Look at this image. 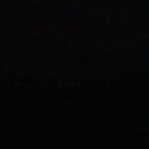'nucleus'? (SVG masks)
<instances>
[{
  "label": "nucleus",
  "instance_id": "1",
  "mask_svg": "<svg viewBox=\"0 0 149 149\" xmlns=\"http://www.w3.org/2000/svg\"><path fill=\"white\" fill-rule=\"evenodd\" d=\"M39 2L41 4H43L45 3V2L44 1L42 0H39Z\"/></svg>",
  "mask_w": 149,
  "mask_h": 149
}]
</instances>
